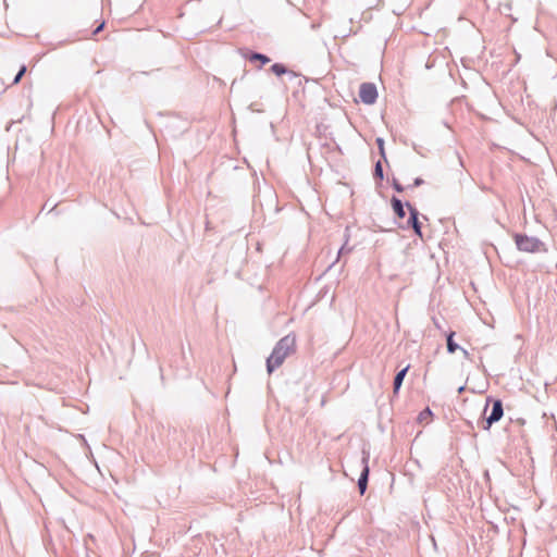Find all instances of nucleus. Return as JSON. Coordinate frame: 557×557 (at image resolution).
<instances>
[{"label":"nucleus","instance_id":"obj_15","mask_svg":"<svg viewBox=\"0 0 557 557\" xmlns=\"http://www.w3.org/2000/svg\"><path fill=\"white\" fill-rule=\"evenodd\" d=\"M374 174L376 177L383 178V169L380 161L375 164Z\"/></svg>","mask_w":557,"mask_h":557},{"label":"nucleus","instance_id":"obj_13","mask_svg":"<svg viewBox=\"0 0 557 557\" xmlns=\"http://www.w3.org/2000/svg\"><path fill=\"white\" fill-rule=\"evenodd\" d=\"M26 73V66L23 65L21 67V70L18 71L17 75L15 76L14 81H13V84L16 85L20 83L21 78L23 77V75Z\"/></svg>","mask_w":557,"mask_h":557},{"label":"nucleus","instance_id":"obj_7","mask_svg":"<svg viewBox=\"0 0 557 557\" xmlns=\"http://www.w3.org/2000/svg\"><path fill=\"white\" fill-rule=\"evenodd\" d=\"M434 413L430 409V407H425L423 410H420V424H429L433 421Z\"/></svg>","mask_w":557,"mask_h":557},{"label":"nucleus","instance_id":"obj_19","mask_svg":"<svg viewBox=\"0 0 557 557\" xmlns=\"http://www.w3.org/2000/svg\"><path fill=\"white\" fill-rule=\"evenodd\" d=\"M424 183H425L424 180L420 177V181H419L420 186H422Z\"/></svg>","mask_w":557,"mask_h":557},{"label":"nucleus","instance_id":"obj_2","mask_svg":"<svg viewBox=\"0 0 557 557\" xmlns=\"http://www.w3.org/2000/svg\"><path fill=\"white\" fill-rule=\"evenodd\" d=\"M513 240L519 251L528 253L547 252V246L536 236H529L527 234L515 233Z\"/></svg>","mask_w":557,"mask_h":557},{"label":"nucleus","instance_id":"obj_14","mask_svg":"<svg viewBox=\"0 0 557 557\" xmlns=\"http://www.w3.org/2000/svg\"><path fill=\"white\" fill-rule=\"evenodd\" d=\"M376 144L380 150V154L382 158H385L384 140L382 138H376Z\"/></svg>","mask_w":557,"mask_h":557},{"label":"nucleus","instance_id":"obj_20","mask_svg":"<svg viewBox=\"0 0 557 557\" xmlns=\"http://www.w3.org/2000/svg\"><path fill=\"white\" fill-rule=\"evenodd\" d=\"M420 34H424L426 36H430V33L420 30Z\"/></svg>","mask_w":557,"mask_h":557},{"label":"nucleus","instance_id":"obj_3","mask_svg":"<svg viewBox=\"0 0 557 557\" xmlns=\"http://www.w3.org/2000/svg\"><path fill=\"white\" fill-rule=\"evenodd\" d=\"M492 403V409L490 413L484 419L483 430H490V428L498 422L504 416V407L503 401L500 399H494L493 397L486 398V406L484 409V413L487 411L488 404Z\"/></svg>","mask_w":557,"mask_h":557},{"label":"nucleus","instance_id":"obj_10","mask_svg":"<svg viewBox=\"0 0 557 557\" xmlns=\"http://www.w3.org/2000/svg\"><path fill=\"white\" fill-rule=\"evenodd\" d=\"M248 59H249V61H260L262 65L270 62V59L267 55L261 54V53H251L248 57Z\"/></svg>","mask_w":557,"mask_h":557},{"label":"nucleus","instance_id":"obj_9","mask_svg":"<svg viewBox=\"0 0 557 557\" xmlns=\"http://www.w3.org/2000/svg\"><path fill=\"white\" fill-rule=\"evenodd\" d=\"M407 368L399 371L394 380V392L396 393L401 385V382L406 375Z\"/></svg>","mask_w":557,"mask_h":557},{"label":"nucleus","instance_id":"obj_5","mask_svg":"<svg viewBox=\"0 0 557 557\" xmlns=\"http://www.w3.org/2000/svg\"><path fill=\"white\" fill-rule=\"evenodd\" d=\"M362 463H363V470H362L361 476L358 481V485H359L361 494H363L367 488L368 474H369L368 459L363 458Z\"/></svg>","mask_w":557,"mask_h":557},{"label":"nucleus","instance_id":"obj_8","mask_svg":"<svg viewBox=\"0 0 557 557\" xmlns=\"http://www.w3.org/2000/svg\"><path fill=\"white\" fill-rule=\"evenodd\" d=\"M392 206H393V210H394L395 214L398 218L403 219L405 216V214H406L405 210H404L403 202L399 199H397V198H393Z\"/></svg>","mask_w":557,"mask_h":557},{"label":"nucleus","instance_id":"obj_17","mask_svg":"<svg viewBox=\"0 0 557 557\" xmlns=\"http://www.w3.org/2000/svg\"><path fill=\"white\" fill-rule=\"evenodd\" d=\"M104 27V22H101L99 24V26L94 30V35L98 34L99 32H101Z\"/></svg>","mask_w":557,"mask_h":557},{"label":"nucleus","instance_id":"obj_18","mask_svg":"<svg viewBox=\"0 0 557 557\" xmlns=\"http://www.w3.org/2000/svg\"><path fill=\"white\" fill-rule=\"evenodd\" d=\"M465 389H466V386H465V385L460 386V387L458 388V394L463 393V391H465Z\"/></svg>","mask_w":557,"mask_h":557},{"label":"nucleus","instance_id":"obj_21","mask_svg":"<svg viewBox=\"0 0 557 557\" xmlns=\"http://www.w3.org/2000/svg\"><path fill=\"white\" fill-rule=\"evenodd\" d=\"M419 236H420V238H422V232H421V231H420V233H419Z\"/></svg>","mask_w":557,"mask_h":557},{"label":"nucleus","instance_id":"obj_4","mask_svg":"<svg viewBox=\"0 0 557 557\" xmlns=\"http://www.w3.org/2000/svg\"><path fill=\"white\" fill-rule=\"evenodd\" d=\"M359 97L366 104H373L377 98L376 87L372 83H363L359 89Z\"/></svg>","mask_w":557,"mask_h":557},{"label":"nucleus","instance_id":"obj_16","mask_svg":"<svg viewBox=\"0 0 557 557\" xmlns=\"http://www.w3.org/2000/svg\"><path fill=\"white\" fill-rule=\"evenodd\" d=\"M421 166L423 169V176H425L428 178H432L433 177V172L431 171L430 166L428 164H423Z\"/></svg>","mask_w":557,"mask_h":557},{"label":"nucleus","instance_id":"obj_12","mask_svg":"<svg viewBox=\"0 0 557 557\" xmlns=\"http://www.w3.org/2000/svg\"><path fill=\"white\" fill-rule=\"evenodd\" d=\"M271 71H272L275 75L281 76V75L285 74L287 70H286V67H285L283 64H281V63H275V64H273V65L271 66Z\"/></svg>","mask_w":557,"mask_h":557},{"label":"nucleus","instance_id":"obj_11","mask_svg":"<svg viewBox=\"0 0 557 557\" xmlns=\"http://www.w3.org/2000/svg\"><path fill=\"white\" fill-rule=\"evenodd\" d=\"M410 209V218L408 220V223H410L414 230L416 233H418V216L416 210L409 206Z\"/></svg>","mask_w":557,"mask_h":557},{"label":"nucleus","instance_id":"obj_6","mask_svg":"<svg viewBox=\"0 0 557 557\" xmlns=\"http://www.w3.org/2000/svg\"><path fill=\"white\" fill-rule=\"evenodd\" d=\"M454 335H455V333H454V332H451V333L447 336V341H446V342H447V351H448L449 354H454L457 349H461V350H462V352H463V355H465L466 357H468V355H469V354H468V351H467L465 348L460 347V346H459V345L454 341Z\"/></svg>","mask_w":557,"mask_h":557},{"label":"nucleus","instance_id":"obj_1","mask_svg":"<svg viewBox=\"0 0 557 557\" xmlns=\"http://www.w3.org/2000/svg\"><path fill=\"white\" fill-rule=\"evenodd\" d=\"M296 350V336L294 334H288L281 338L275 347L273 348L272 354L267 360V370L269 373H272L274 369L282 366L284 360L294 354Z\"/></svg>","mask_w":557,"mask_h":557}]
</instances>
